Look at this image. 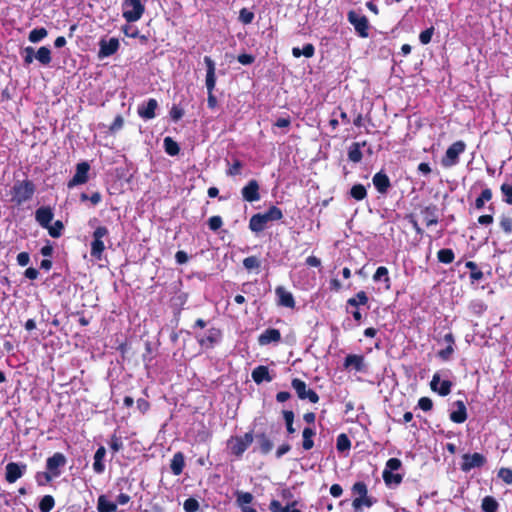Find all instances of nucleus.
<instances>
[{
  "instance_id": "obj_1",
  "label": "nucleus",
  "mask_w": 512,
  "mask_h": 512,
  "mask_svg": "<svg viewBox=\"0 0 512 512\" xmlns=\"http://www.w3.org/2000/svg\"><path fill=\"white\" fill-rule=\"evenodd\" d=\"M402 467V462L398 458H390L386 464L385 468L382 472V477L385 484L389 488H395L399 486L403 480V475L400 473H395Z\"/></svg>"
},
{
  "instance_id": "obj_2",
  "label": "nucleus",
  "mask_w": 512,
  "mask_h": 512,
  "mask_svg": "<svg viewBox=\"0 0 512 512\" xmlns=\"http://www.w3.org/2000/svg\"><path fill=\"white\" fill-rule=\"evenodd\" d=\"M35 192V185L30 180L16 181L12 188L13 201L18 205L30 200Z\"/></svg>"
},
{
  "instance_id": "obj_3",
  "label": "nucleus",
  "mask_w": 512,
  "mask_h": 512,
  "mask_svg": "<svg viewBox=\"0 0 512 512\" xmlns=\"http://www.w3.org/2000/svg\"><path fill=\"white\" fill-rule=\"evenodd\" d=\"M253 440L252 432H247L243 436L231 437L227 442V446L233 455L241 457Z\"/></svg>"
},
{
  "instance_id": "obj_4",
  "label": "nucleus",
  "mask_w": 512,
  "mask_h": 512,
  "mask_svg": "<svg viewBox=\"0 0 512 512\" xmlns=\"http://www.w3.org/2000/svg\"><path fill=\"white\" fill-rule=\"evenodd\" d=\"M466 144L464 141L459 140L454 142L448 147L441 160V164L445 168H450L459 163V156L465 151Z\"/></svg>"
},
{
  "instance_id": "obj_5",
  "label": "nucleus",
  "mask_w": 512,
  "mask_h": 512,
  "mask_svg": "<svg viewBox=\"0 0 512 512\" xmlns=\"http://www.w3.org/2000/svg\"><path fill=\"white\" fill-rule=\"evenodd\" d=\"M145 11L141 0H125L123 2V17L127 22L138 21Z\"/></svg>"
},
{
  "instance_id": "obj_6",
  "label": "nucleus",
  "mask_w": 512,
  "mask_h": 512,
  "mask_svg": "<svg viewBox=\"0 0 512 512\" xmlns=\"http://www.w3.org/2000/svg\"><path fill=\"white\" fill-rule=\"evenodd\" d=\"M347 19L360 37H368L369 22L365 15L351 10L347 14Z\"/></svg>"
},
{
  "instance_id": "obj_7",
  "label": "nucleus",
  "mask_w": 512,
  "mask_h": 512,
  "mask_svg": "<svg viewBox=\"0 0 512 512\" xmlns=\"http://www.w3.org/2000/svg\"><path fill=\"white\" fill-rule=\"evenodd\" d=\"M109 231L105 226H99L93 232V241L91 243V256L100 260L105 250L102 239L108 235Z\"/></svg>"
},
{
  "instance_id": "obj_8",
  "label": "nucleus",
  "mask_w": 512,
  "mask_h": 512,
  "mask_svg": "<svg viewBox=\"0 0 512 512\" xmlns=\"http://www.w3.org/2000/svg\"><path fill=\"white\" fill-rule=\"evenodd\" d=\"M291 385L301 400L308 399L311 403H317L319 401L318 394L314 390L307 388L306 383L301 379H293Z\"/></svg>"
},
{
  "instance_id": "obj_9",
  "label": "nucleus",
  "mask_w": 512,
  "mask_h": 512,
  "mask_svg": "<svg viewBox=\"0 0 512 512\" xmlns=\"http://www.w3.org/2000/svg\"><path fill=\"white\" fill-rule=\"evenodd\" d=\"M486 463V458L480 453L464 454L462 456L461 470L469 472L474 468H480Z\"/></svg>"
},
{
  "instance_id": "obj_10",
  "label": "nucleus",
  "mask_w": 512,
  "mask_h": 512,
  "mask_svg": "<svg viewBox=\"0 0 512 512\" xmlns=\"http://www.w3.org/2000/svg\"><path fill=\"white\" fill-rule=\"evenodd\" d=\"M67 459L64 454L57 452L46 460V469L55 477L61 475V468L66 465Z\"/></svg>"
},
{
  "instance_id": "obj_11",
  "label": "nucleus",
  "mask_w": 512,
  "mask_h": 512,
  "mask_svg": "<svg viewBox=\"0 0 512 512\" xmlns=\"http://www.w3.org/2000/svg\"><path fill=\"white\" fill-rule=\"evenodd\" d=\"M26 470L25 463L10 462L5 467V479L8 483H14L24 475Z\"/></svg>"
},
{
  "instance_id": "obj_12",
  "label": "nucleus",
  "mask_w": 512,
  "mask_h": 512,
  "mask_svg": "<svg viewBox=\"0 0 512 512\" xmlns=\"http://www.w3.org/2000/svg\"><path fill=\"white\" fill-rule=\"evenodd\" d=\"M119 46V40L115 37H112L108 40L101 39L99 41L98 58L103 59L115 54L119 49Z\"/></svg>"
},
{
  "instance_id": "obj_13",
  "label": "nucleus",
  "mask_w": 512,
  "mask_h": 512,
  "mask_svg": "<svg viewBox=\"0 0 512 512\" xmlns=\"http://www.w3.org/2000/svg\"><path fill=\"white\" fill-rule=\"evenodd\" d=\"M90 170V165L88 162L78 163L76 166V172L72 179L68 182V187L72 188L77 185L84 184L88 181V173Z\"/></svg>"
},
{
  "instance_id": "obj_14",
  "label": "nucleus",
  "mask_w": 512,
  "mask_h": 512,
  "mask_svg": "<svg viewBox=\"0 0 512 512\" xmlns=\"http://www.w3.org/2000/svg\"><path fill=\"white\" fill-rule=\"evenodd\" d=\"M53 218L54 213L50 206H41L35 211V220L44 229L50 228Z\"/></svg>"
},
{
  "instance_id": "obj_15",
  "label": "nucleus",
  "mask_w": 512,
  "mask_h": 512,
  "mask_svg": "<svg viewBox=\"0 0 512 512\" xmlns=\"http://www.w3.org/2000/svg\"><path fill=\"white\" fill-rule=\"evenodd\" d=\"M431 389L441 396H447L451 392L452 382L450 380H441L440 374L435 373L430 383Z\"/></svg>"
},
{
  "instance_id": "obj_16",
  "label": "nucleus",
  "mask_w": 512,
  "mask_h": 512,
  "mask_svg": "<svg viewBox=\"0 0 512 512\" xmlns=\"http://www.w3.org/2000/svg\"><path fill=\"white\" fill-rule=\"evenodd\" d=\"M204 63L206 64L207 68L205 80L207 92H213L216 85L215 63L209 56L204 57Z\"/></svg>"
},
{
  "instance_id": "obj_17",
  "label": "nucleus",
  "mask_w": 512,
  "mask_h": 512,
  "mask_svg": "<svg viewBox=\"0 0 512 512\" xmlns=\"http://www.w3.org/2000/svg\"><path fill=\"white\" fill-rule=\"evenodd\" d=\"M242 197L248 202H255L260 199L259 184L256 180H250L246 186L242 188Z\"/></svg>"
},
{
  "instance_id": "obj_18",
  "label": "nucleus",
  "mask_w": 512,
  "mask_h": 512,
  "mask_svg": "<svg viewBox=\"0 0 512 512\" xmlns=\"http://www.w3.org/2000/svg\"><path fill=\"white\" fill-rule=\"evenodd\" d=\"M281 340V333L278 329L269 328L261 333L258 337V343L261 346L268 345L270 343H278Z\"/></svg>"
},
{
  "instance_id": "obj_19",
  "label": "nucleus",
  "mask_w": 512,
  "mask_h": 512,
  "mask_svg": "<svg viewBox=\"0 0 512 512\" xmlns=\"http://www.w3.org/2000/svg\"><path fill=\"white\" fill-rule=\"evenodd\" d=\"M373 185L381 194H386L391 187L389 177L382 171L377 172L372 178Z\"/></svg>"
},
{
  "instance_id": "obj_20",
  "label": "nucleus",
  "mask_w": 512,
  "mask_h": 512,
  "mask_svg": "<svg viewBox=\"0 0 512 512\" xmlns=\"http://www.w3.org/2000/svg\"><path fill=\"white\" fill-rule=\"evenodd\" d=\"M270 222L267 218V215L264 213L254 214L249 220V228L252 232L259 233L262 232L267 223Z\"/></svg>"
},
{
  "instance_id": "obj_21",
  "label": "nucleus",
  "mask_w": 512,
  "mask_h": 512,
  "mask_svg": "<svg viewBox=\"0 0 512 512\" xmlns=\"http://www.w3.org/2000/svg\"><path fill=\"white\" fill-rule=\"evenodd\" d=\"M157 107L158 102L155 99L150 98L145 104L138 107V114L143 119H153L156 116L155 110Z\"/></svg>"
},
{
  "instance_id": "obj_22",
  "label": "nucleus",
  "mask_w": 512,
  "mask_h": 512,
  "mask_svg": "<svg viewBox=\"0 0 512 512\" xmlns=\"http://www.w3.org/2000/svg\"><path fill=\"white\" fill-rule=\"evenodd\" d=\"M278 297V304L287 308H294L295 301L291 292L287 291L284 287L279 286L275 290Z\"/></svg>"
},
{
  "instance_id": "obj_23",
  "label": "nucleus",
  "mask_w": 512,
  "mask_h": 512,
  "mask_svg": "<svg viewBox=\"0 0 512 512\" xmlns=\"http://www.w3.org/2000/svg\"><path fill=\"white\" fill-rule=\"evenodd\" d=\"M251 377L257 384H261L263 382H271L273 380L268 367L264 365H260L254 368Z\"/></svg>"
},
{
  "instance_id": "obj_24",
  "label": "nucleus",
  "mask_w": 512,
  "mask_h": 512,
  "mask_svg": "<svg viewBox=\"0 0 512 512\" xmlns=\"http://www.w3.org/2000/svg\"><path fill=\"white\" fill-rule=\"evenodd\" d=\"M221 339V332L217 328H210L207 331L205 337L199 339V344L201 346L210 348L213 347L216 343H218Z\"/></svg>"
},
{
  "instance_id": "obj_25",
  "label": "nucleus",
  "mask_w": 512,
  "mask_h": 512,
  "mask_svg": "<svg viewBox=\"0 0 512 512\" xmlns=\"http://www.w3.org/2000/svg\"><path fill=\"white\" fill-rule=\"evenodd\" d=\"M106 456V449L104 446H100L93 457V470L96 474H102L105 471L104 458Z\"/></svg>"
},
{
  "instance_id": "obj_26",
  "label": "nucleus",
  "mask_w": 512,
  "mask_h": 512,
  "mask_svg": "<svg viewBox=\"0 0 512 512\" xmlns=\"http://www.w3.org/2000/svg\"><path fill=\"white\" fill-rule=\"evenodd\" d=\"M457 409L450 414V419L454 423H463L467 419V410L463 401L458 400L455 403Z\"/></svg>"
},
{
  "instance_id": "obj_27",
  "label": "nucleus",
  "mask_w": 512,
  "mask_h": 512,
  "mask_svg": "<svg viewBox=\"0 0 512 512\" xmlns=\"http://www.w3.org/2000/svg\"><path fill=\"white\" fill-rule=\"evenodd\" d=\"M376 503V499L365 495L362 497H355L352 501V507L354 512H362L363 507L370 508Z\"/></svg>"
},
{
  "instance_id": "obj_28",
  "label": "nucleus",
  "mask_w": 512,
  "mask_h": 512,
  "mask_svg": "<svg viewBox=\"0 0 512 512\" xmlns=\"http://www.w3.org/2000/svg\"><path fill=\"white\" fill-rule=\"evenodd\" d=\"M257 447L262 454H268L273 449V442L265 433H258L255 436Z\"/></svg>"
},
{
  "instance_id": "obj_29",
  "label": "nucleus",
  "mask_w": 512,
  "mask_h": 512,
  "mask_svg": "<svg viewBox=\"0 0 512 512\" xmlns=\"http://www.w3.org/2000/svg\"><path fill=\"white\" fill-rule=\"evenodd\" d=\"M345 368H353L356 371H362L364 369V357L361 355L350 354L345 358Z\"/></svg>"
},
{
  "instance_id": "obj_30",
  "label": "nucleus",
  "mask_w": 512,
  "mask_h": 512,
  "mask_svg": "<svg viewBox=\"0 0 512 512\" xmlns=\"http://www.w3.org/2000/svg\"><path fill=\"white\" fill-rule=\"evenodd\" d=\"M185 466V458L181 452H177L173 455L171 460L170 468L175 476L180 475L183 472Z\"/></svg>"
},
{
  "instance_id": "obj_31",
  "label": "nucleus",
  "mask_w": 512,
  "mask_h": 512,
  "mask_svg": "<svg viewBox=\"0 0 512 512\" xmlns=\"http://www.w3.org/2000/svg\"><path fill=\"white\" fill-rule=\"evenodd\" d=\"M421 214L423 216V220L427 226L436 225L438 223V215L436 206H428L425 207Z\"/></svg>"
},
{
  "instance_id": "obj_32",
  "label": "nucleus",
  "mask_w": 512,
  "mask_h": 512,
  "mask_svg": "<svg viewBox=\"0 0 512 512\" xmlns=\"http://www.w3.org/2000/svg\"><path fill=\"white\" fill-rule=\"evenodd\" d=\"M97 510L99 512H116L117 504L110 501L106 495H100L97 500Z\"/></svg>"
},
{
  "instance_id": "obj_33",
  "label": "nucleus",
  "mask_w": 512,
  "mask_h": 512,
  "mask_svg": "<svg viewBox=\"0 0 512 512\" xmlns=\"http://www.w3.org/2000/svg\"><path fill=\"white\" fill-rule=\"evenodd\" d=\"M444 341L447 343V347L445 349H442L438 352V356L442 359V360H449V358L451 357V355L453 354L454 352V348H453V345H454V337L451 333H447L445 336H444Z\"/></svg>"
},
{
  "instance_id": "obj_34",
  "label": "nucleus",
  "mask_w": 512,
  "mask_h": 512,
  "mask_svg": "<svg viewBox=\"0 0 512 512\" xmlns=\"http://www.w3.org/2000/svg\"><path fill=\"white\" fill-rule=\"evenodd\" d=\"M314 435H315V431L312 428H310V427L304 428V430L302 432V437H303L302 447L304 450H310L313 448L314 441L312 438Z\"/></svg>"
},
{
  "instance_id": "obj_35",
  "label": "nucleus",
  "mask_w": 512,
  "mask_h": 512,
  "mask_svg": "<svg viewBox=\"0 0 512 512\" xmlns=\"http://www.w3.org/2000/svg\"><path fill=\"white\" fill-rule=\"evenodd\" d=\"M373 280L375 282L383 281L386 284V287H390V277L388 269L384 266H380L376 269V272L373 275Z\"/></svg>"
},
{
  "instance_id": "obj_36",
  "label": "nucleus",
  "mask_w": 512,
  "mask_h": 512,
  "mask_svg": "<svg viewBox=\"0 0 512 512\" xmlns=\"http://www.w3.org/2000/svg\"><path fill=\"white\" fill-rule=\"evenodd\" d=\"M236 502L242 509L247 507L253 501V495L249 492L236 491Z\"/></svg>"
},
{
  "instance_id": "obj_37",
  "label": "nucleus",
  "mask_w": 512,
  "mask_h": 512,
  "mask_svg": "<svg viewBox=\"0 0 512 512\" xmlns=\"http://www.w3.org/2000/svg\"><path fill=\"white\" fill-rule=\"evenodd\" d=\"M499 507L498 502L492 496H486L482 500L481 508L484 512H497Z\"/></svg>"
},
{
  "instance_id": "obj_38",
  "label": "nucleus",
  "mask_w": 512,
  "mask_h": 512,
  "mask_svg": "<svg viewBox=\"0 0 512 512\" xmlns=\"http://www.w3.org/2000/svg\"><path fill=\"white\" fill-rule=\"evenodd\" d=\"M35 58L43 65H48L51 62V51L48 47L42 46L35 54Z\"/></svg>"
},
{
  "instance_id": "obj_39",
  "label": "nucleus",
  "mask_w": 512,
  "mask_h": 512,
  "mask_svg": "<svg viewBox=\"0 0 512 512\" xmlns=\"http://www.w3.org/2000/svg\"><path fill=\"white\" fill-rule=\"evenodd\" d=\"M164 149L165 152L170 156H176L179 154L180 147L171 137L164 138Z\"/></svg>"
},
{
  "instance_id": "obj_40",
  "label": "nucleus",
  "mask_w": 512,
  "mask_h": 512,
  "mask_svg": "<svg viewBox=\"0 0 512 512\" xmlns=\"http://www.w3.org/2000/svg\"><path fill=\"white\" fill-rule=\"evenodd\" d=\"M350 196L357 201L363 200L367 196L365 186L362 184L353 185L352 188L350 189Z\"/></svg>"
},
{
  "instance_id": "obj_41",
  "label": "nucleus",
  "mask_w": 512,
  "mask_h": 512,
  "mask_svg": "<svg viewBox=\"0 0 512 512\" xmlns=\"http://www.w3.org/2000/svg\"><path fill=\"white\" fill-rule=\"evenodd\" d=\"M368 302V296L364 291L358 292L355 297L347 300V305L357 307L359 305H366Z\"/></svg>"
},
{
  "instance_id": "obj_42",
  "label": "nucleus",
  "mask_w": 512,
  "mask_h": 512,
  "mask_svg": "<svg viewBox=\"0 0 512 512\" xmlns=\"http://www.w3.org/2000/svg\"><path fill=\"white\" fill-rule=\"evenodd\" d=\"M361 144L360 143H353L348 151V158L350 161L354 163H358L362 159V152L360 150Z\"/></svg>"
},
{
  "instance_id": "obj_43",
  "label": "nucleus",
  "mask_w": 512,
  "mask_h": 512,
  "mask_svg": "<svg viewBox=\"0 0 512 512\" xmlns=\"http://www.w3.org/2000/svg\"><path fill=\"white\" fill-rule=\"evenodd\" d=\"M48 35L45 28H36L30 31L28 39L31 43H38Z\"/></svg>"
},
{
  "instance_id": "obj_44",
  "label": "nucleus",
  "mask_w": 512,
  "mask_h": 512,
  "mask_svg": "<svg viewBox=\"0 0 512 512\" xmlns=\"http://www.w3.org/2000/svg\"><path fill=\"white\" fill-rule=\"evenodd\" d=\"M437 258L441 263L450 264L454 261L455 255L452 249L445 248L438 251Z\"/></svg>"
},
{
  "instance_id": "obj_45",
  "label": "nucleus",
  "mask_w": 512,
  "mask_h": 512,
  "mask_svg": "<svg viewBox=\"0 0 512 512\" xmlns=\"http://www.w3.org/2000/svg\"><path fill=\"white\" fill-rule=\"evenodd\" d=\"M336 447L339 452H345L350 449L351 441L346 434L342 433L338 435Z\"/></svg>"
},
{
  "instance_id": "obj_46",
  "label": "nucleus",
  "mask_w": 512,
  "mask_h": 512,
  "mask_svg": "<svg viewBox=\"0 0 512 512\" xmlns=\"http://www.w3.org/2000/svg\"><path fill=\"white\" fill-rule=\"evenodd\" d=\"M492 198V191L489 188L482 190L480 196L475 200V207L477 209H482L484 207L485 202L490 201Z\"/></svg>"
},
{
  "instance_id": "obj_47",
  "label": "nucleus",
  "mask_w": 512,
  "mask_h": 512,
  "mask_svg": "<svg viewBox=\"0 0 512 512\" xmlns=\"http://www.w3.org/2000/svg\"><path fill=\"white\" fill-rule=\"evenodd\" d=\"M54 505V498L51 495H45L39 503V510L41 512H50L53 509Z\"/></svg>"
},
{
  "instance_id": "obj_48",
  "label": "nucleus",
  "mask_w": 512,
  "mask_h": 512,
  "mask_svg": "<svg viewBox=\"0 0 512 512\" xmlns=\"http://www.w3.org/2000/svg\"><path fill=\"white\" fill-rule=\"evenodd\" d=\"M243 266L248 271L259 269L261 266V261L256 256H249L243 260Z\"/></svg>"
},
{
  "instance_id": "obj_49",
  "label": "nucleus",
  "mask_w": 512,
  "mask_h": 512,
  "mask_svg": "<svg viewBox=\"0 0 512 512\" xmlns=\"http://www.w3.org/2000/svg\"><path fill=\"white\" fill-rule=\"evenodd\" d=\"M48 230V233L53 238H59L64 230V225L62 221L57 220L54 222L53 225L50 224V228H46Z\"/></svg>"
},
{
  "instance_id": "obj_50",
  "label": "nucleus",
  "mask_w": 512,
  "mask_h": 512,
  "mask_svg": "<svg viewBox=\"0 0 512 512\" xmlns=\"http://www.w3.org/2000/svg\"><path fill=\"white\" fill-rule=\"evenodd\" d=\"M55 477L47 470L45 472H37L35 480L39 486L49 484Z\"/></svg>"
},
{
  "instance_id": "obj_51",
  "label": "nucleus",
  "mask_w": 512,
  "mask_h": 512,
  "mask_svg": "<svg viewBox=\"0 0 512 512\" xmlns=\"http://www.w3.org/2000/svg\"><path fill=\"white\" fill-rule=\"evenodd\" d=\"M466 267L471 271L470 278L473 281H479L483 278V273L478 269L477 264L475 262H466Z\"/></svg>"
},
{
  "instance_id": "obj_52",
  "label": "nucleus",
  "mask_w": 512,
  "mask_h": 512,
  "mask_svg": "<svg viewBox=\"0 0 512 512\" xmlns=\"http://www.w3.org/2000/svg\"><path fill=\"white\" fill-rule=\"evenodd\" d=\"M503 194V200L509 205H512V183H503L500 187Z\"/></svg>"
},
{
  "instance_id": "obj_53",
  "label": "nucleus",
  "mask_w": 512,
  "mask_h": 512,
  "mask_svg": "<svg viewBox=\"0 0 512 512\" xmlns=\"http://www.w3.org/2000/svg\"><path fill=\"white\" fill-rule=\"evenodd\" d=\"M265 214L267 215L268 220L271 221H278L282 219L283 213L280 208L277 206H271Z\"/></svg>"
},
{
  "instance_id": "obj_54",
  "label": "nucleus",
  "mask_w": 512,
  "mask_h": 512,
  "mask_svg": "<svg viewBox=\"0 0 512 512\" xmlns=\"http://www.w3.org/2000/svg\"><path fill=\"white\" fill-rule=\"evenodd\" d=\"M352 492L356 497L368 495L367 485L362 481H358L352 486Z\"/></svg>"
},
{
  "instance_id": "obj_55",
  "label": "nucleus",
  "mask_w": 512,
  "mask_h": 512,
  "mask_svg": "<svg viewBox=\"0 0 512 512\" xmlns=\"http://www.w3.org/2000/svg\"><path fill=\"white\" fill-rule=\"evenodd\" d=\"M254 19V13L246 8H242L239 12V20L243 24H250Z\"/></svg>"
},
{
  "instance_id": "obj_56",
  "label": "nucleus",
  "mask_w": 512,
  "mask_h": 512,
  "mask_svg": "<svg viewBox=\"0 0 512 512\" xmlns=\"http://www.w3.org/2000/svg\"><path fill=\"white\" fill-rule=\"evenodd\" d=\"M433 34H434V27L427 28L420 33L419 41L421 42V44L427 45L428 43H430Z\"/></svg>"
},
{
  "instance_id": "obj_57",
  "label": "nucleus",
  "mask_w": 512,
  "mask_h": 512,
  "mask_svg": "<svg viewBox=\"0 0 512 512\" xmlns=\"http://www.w3.org/2000/svg\"><path fill=\"white\" fill-rule=\"evenodd\" d=\"M498 477L506 484H512V470L509 468H501L498 471Z\"/></svg>"
},
{
  "instance_id": "obj_58",
  "label": "nucleus",
  "mask_w": 512,
  "mask_h": 512,
  "mask_svg": "<svg viewBox=\"0 0 512 512\" xmlns=\"http://www.w3.org/2000/svg\"><path fill=\"white\" fill-rule=\"evenodd\" d=\"M183 507L186 512H196L199 509V503L194 498H188L184 501Z\"/></svg>"
},
{
  "instance_id": "obj_59",
  "label": "nucleus",
  "mask_w": 512,
  "mask_h": 512,
  "mask_svg": "<svg viewBox=\"0 0 512 512\" xmlns=\"http://www.w3.org/2000/svg\"><path fill=\"white\" fill-rule=\"evenodd\" d=\"M500 227L505 233H512V218L508 216H502L500 220Z\"/></svg>"
},
{
  "instance_id": "obj_60",
  "label": "nucleus",
  "mask_w": 512,
  "mask_h": 512,
  "mask_svg": "<svg viewBox=\"0 0 512 512\" xmlns=\"http://www.w3.org/2000/svg\"><path fill=\"white\" fill-rule=\"evenodd\" d=\"M184 116V109L178 105H173L170 110V117L173 121H178Z\"/></svg>"
},
{
  "instance_id": "obj_61",
  "label": "nucleus",
  "mask_w": 512,
  "mask_h": 512,
  "mask_svg": "<svg viewBox=\"0 0 512 512\" xmlns=\"http://www.w3.org/2000/svg\"><path fill=\"white\" fill-rule=\"evenodd\" d=\"M222 225L223 221L220 216H212L208 220V226L212 231H217Z\"/></svg>"
},
{
  "instance_id": "obj_62",
  "label": "nucleus",
  "mask_w": 512,
  "mask_h": 512,
  "mask_svg": "<svg viewBox=\"0 0 512 512\" xmlns=\"http://www.w3.org/2000/svg\"><path fill=\"white\" fill-rule=\"evenodd\" d=\"M242 169V163L239 160H235L233 164L229 167L227 174L230 176L239 175Z\"/></svg>"
},
{
  "instance_id": "obj_63",
  "label": "nucleus",
  "mask_w": 512,
  "mask_h": 512,
  "mask_svg": "<svg viewBox=\"0 0 512 512\" xmlns=\"http://www.w3.org/2000/svg\"><path fill=\"white\" fill-rule=\"evenodd\" d=\"M110 447L114 452H118L119 450H121L123 447L121 438L117 437L116 435H113L111 437Z\"/></svg>"
},
{
  "instance_id": "obj_64",
  "label": "nucleus",
  "mask_w": 512,
  "mask_h": 512,
  "mask_svg": "<svg viewBox=\"0 0 512 512\" xmlns=\"http://www.w3.org/2000/svg\"><path fill=\"white\" fill-rule=\"evenodd\" d=\"M237 60L242 65H250L255 61V57L251 54L243 53L238 55Z\"/></svg>"
}]
</instances>
